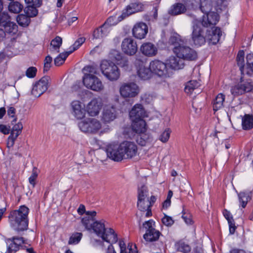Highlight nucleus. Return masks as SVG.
<instances>
[{
	"instance_id": "f257e3e1",
	"label": "nucleus",
	"mask_w": 253,
	"mask_h": 253,
	"mask_svg": "<svg viewBox=\"0 0 253 253\" xmlns=\"http://www.w3.org/2000/svg\"><path fill=\"white\" fill-rule=\"evenodd\" d=\"M29 212V209L25 206H21L18 210L12 211L8 215L10 227L18 232L27 230L28 228Z\"/></svg>"
},
{
	"instance_id": "f03ea898",
	"label": "nucleus",
	"mask_w": 253,
	"mask_h": 253,
	"mask_svg": "<svg viewBox=\"0 0 253 253\" xmlns=\"http://www.w3.org/2000/svg\"><path fill=\"white\" fill-rule=\"evenodd\" d=\"M92 230L104 241L108 243H115L118 240L117 235L114 231L111 228L106 229L103 222L95 221Z\"/></svg>"
},
{
	"instance_id": "7ed1b4c3",
	"label": "nucleus",
	"mask_w": 253,
	"mask_h": 253,
	"mask_svg": "<svg viewBox=\"0 0 253 253\" xmlns=\"http://www.w3.org/2000/svg\"><path fill=\"white\" fill-rule=\"evenodd\" d=\"M100 69L103 75L109 80H117L120 76L118 67L113 62L103 60L100 64Z\"/></svg>"
},
{
	"instance_id": "20e7f679",
	"label": "nucleus",
	"mask_w": 253,
	"mask_h": 253,
	"mask_svg": "<svg viewBox=\"0 0 253 253\" xmlns=\"http://www.w3.org/2000/svg\"><path fill=\"white\" fill-rule=\"evenodd\" d=\"M78 126L83 132L91 134L96 133L101 128V124L99 120L90 118L81 121Z\"/></svg>"
},
{
	"instance_id": "39448f33",
	"label": "nucleus",
	"mask_w": 253,
	"mask_h": 253,
	"mask_svg": "<svg viewBox=\"0 0 253 253\" xmlns=\"http://www.w3.org/2000/svg\"><path fill=\"white\" fill-rule=\"evenodd\" d=\"M150 69L152 73L164 79L169 77L172 74L167 64L159 60L151 61Z\"/></svg>"
},
{
	"instance_id": "423d86ee",
	"label": "nucleus",
	"mask_w": 253,
	"mask_h": 253,
	"mask_svg": "<svg viewBox=\"0 0 253 253\" xmlns=\"http://www.w3.org/2000/svg\"><path fill=\"white\" fill-rule=\"evenodd\" d=\"M155 221L150 219L143 223V227L146 229V232L143 235V238L146 242H152L157 241L161 232L155 228Z\"/></svg>"
},
{
	"instance_id": "0eeeda50",
	"label": "nucleus",
	"mask_w": 253,
	"mask_h": 253,
	"mask_svg": "<svg viewBox=\"0 0 253 253\" xmlns=\"http://www.w3.org/2000/svg\"><path fill=\"white\" fill-rule=\"evenodd\" d=\"M145 8V4L138 0L130 2L122 10L118 19L121 21L133 14L143 11Z\"/></svg>"
},
{
	"instance_id": "6e6552de",
	"label": "nucleus",
	"mask_w": 253,
	"mask_h": 253,
	"mask_svg": "<svg viewBox=\"0 0 253 253\" xmlns=\"http://www.w3.org/2000/svg\"><path fill=\"white\" fill-rule=\"evenodd\" d=\"M174 53L179 58L187 60H195L197 58V53L193 49L188 46L182 44L180 46L173 49Z\"/></svg>"
},
{
	"instance_id": "1a4fd4ad",
	"label": "nucleus",
	"mask_w": 253,
	"mask_h": 253,
	"mask_svg": "<svg viewBox=\"0 0 253 253\" xmlns=\"http://www.w3.org/2000/svg\"><path fill=\"white\" fill-rule=\"evenodd\" d=\"M120 93L123 98H133L139 93V88L133 82L124 83L120 88Z\"/></svg>"
},
{
	"instance_id": "9d476101",
	"label": "nucleus",
	"mask_w": 253,
	"mask_h": 253,
	"mask_svg": "<svg viewBox=\"0 0 253 253\" xmlns=\"http://www.w3.org/2000/svg\"><path fill=\"white\" fill-rule=\"evenodd\" d=\"M83 83L87 88L96 91H101L104 88L101 81L95 76L84 75Z\"/></svg>"
},
{
	"instance_id": "9b49d317",
	"label": "nucleus",
	"mask_w": 253,
	"mask_h": 253,
	"mask_svg": "<svg viewBox=\"0 0 253 253\" xmlns=\"http://www.w3.org/2000/svg\"><path fill=\"white\" fill-rule=\"evenodd\" d=\"M106 152L107 156L111 160L119 162L123 159L121 144L113 143L107 146Z\"/></svg>"
},
{
	"instance_id": "f8f14e48",
	"label": "nucleus",
	"mask_w": 253,
	"mask_h": 253,
	"mask_svg": "<svg viewBox=\"0 0 253 253\" xmlns=\"http://www.w3.org/2000/svg\"><path fill=\"white\" fill-rule=\"evenodd\" d=\"M5 242L6 244V253H16L22 244L25 243L23 237L14 236L9 238H6Z\"/></svg>"
},
{
	"instance_id": "ddd939ff",
	"label": "nucleus",
	"mask_w": 253,
	"mask_h": 253,
	"mask_svg": "<svg viewBox=\"0 0 253 253\" xmlns=\"http://www.w3.org/2000/svg\"><path fill=\"white\" fill-rule=\"evenodd\" d=\"M50 78L44 76L37 82L33 87L32 94L35 97H38L42 94L48 88Z\"/></svg>"
},
{
	"instance_id": "4468645a",
	"label": "nucleus",
	"mask_w": 253,
	"mask_h": 253,
	"mask_svg": "<svg viewBox=\"0 0 253 253\" xmlns=\"http://www.w3.org/2000/svg\"><path fill=\"white\" fill-rule=\"evenodd\" d=\"M123 159H130L135 156L137 153V146L133 142L124 141L121 143Z\"/></svg>"
},
{
	"instance_id": "2eb2a0df",
	"label": "nucleus",
	"mask_w": 253,
	"mask_h": 253,
	"mask_svg": "<svg viewBox=\"0 0 253 253\" xmlns=\"http://www.w3.org/2000/svg\"><path fill=\"white\" fill-rule=\"evenodd\" d=\"M191 38L194 44L197 46H201L206 42L204 32L197 21L193 22Z\"/></svg>"
},
{
	"instance_id": "dca6fc26",
	"label": "nucleus",
	"mask_w": 253,
	"mask_h": 253,
	"mask_svg": "<svg viewBox=\"0 0 253 253\" xmlns=\"http://www.w3.org/2000/svg\"><path fill=\"white\" fill-rule=\"evenodd\" d=\"M253 87L252 83L241 81L231 87L230 92L234 97H236L250 91Z\"/></svg>"
},
{
	"instance_id": "f3484780",
	"label": "nucleus",
	"mask_w": 253,
	"mask_h": 253,
	"mask_svg": "<svg viewBox=\"0 0 253 253\" xmlns=\"http://www.w3.org/2000/svg\"><path fill=\"white\" fill-rule=\"evenodd\" d=\"M122 50L126 54L132 56L137 51L136 42L131 38H126L122 42Z\"/></svg>"
},
{
	"instance_id": "a211bd4d",
	"label": "nucleus",
	"mask_w": 253,
	"mask_h": 253,
	"mask_svg": "<svg viewBox=\"0 0 253 253\" xmlns=\"http://www.w3.org/2000/svg\"><path fill=\"white\" fill-rule=\"evenodd\" d=\"M148 31L147 25L142 22L136 23L132 30L133 36L139 40L144 39L148 33Z\"/></svg>"
},
{
	"instance_id": "6ab92c4d",
	"label": "nucleus",
	"mask_w": 253,
	"mask_h": 253,
	"mask_svg": "<svg viewBox=\"0 0 253 253\" xmlns=\"http://www.w3.org/2000/svg\"><path fill=\"white\" fill-rule=\"evenodd\" d=\"M219 20V15L215 12H209L203 16L202 24L205 27H213Z\"/></svg>"
},
{
	"instance_id": "aec40b11",
	"label": "nucleus",
	"mask_w": 253,
	"mask_h": 253,
	"mask_svg": "<svg viewBox=\"0 0 253 253\" xmlns=\"http://www.w3.org/2000/svg\"><path fill=\"white\" fill-rule=\"evenodd\" d=\"M102 103L100 98H94L91 100L86 106V111L91 116L97 115L102 108Z\"/></svg>"
},
{
	"instance_id": "412c9836",
	"label": "nucleus",
	"mask_w": 253,
	"mask_h": 253,
	"mask_svg": "<svg viewBox=\"0 0 253 253\" xmlns=\"http://www.w3.org/2000/svg\"><path fill=\"white\" fill-rule=\"evenodd\" d=\"M72 114L77 119H82L85 117L86 110L84 106H82L81 102L78 100L73 101L71 103Z\"/></svg>"
},
{
	"instance_id": "4be33fe9",
	"label": "nucleus",
	"mask_w": 253,
	"mask_h": 253,
	"mask_svg": "<svg viewBox=\"0 0 253 253\" xmlns=\"http://www.w3.org/2000/svg\"><path fill=\"white\" fill-rule=\"evenodd\" d=\"M0 26L5 27H11L9 30V33H15L17 31V26L16 24L10 21V16L7 13H0Z\"/></svg>"
},
{
	"instance_id": "5701e85b",
	"label": "nucleus",
	"mask_w": 253,
	"mask_h": 253,
	"mask_svg": "<svg viewBox=\"0 0 253 253\" xmlns=\"http://www.w3.org/2000/svg\"><path fill=\"white\" fill-rule=\"evenodd\" d=\"M140 50L143 55L148 57L154 56L158 52L157 47L150 42L143 43L140 46Z\"/></svg>"
},
{
	"instance_id": "b1692460",
	"label": "nucleus",
	"mask_w": 253,
	"mask_h": 253,
	"mask_svg": "<svg viewBox=\"0 0 253 253\" xmlns=\"http://www.w3.org/2000/svg\"><path fill=\"white\" fill-rule=\"evenodd\" d=\"M145 116V111L142 105L140 104L135 105L129 112V116L132 121L143 119Z\"/></svg>"
},
{
	"instance_id": "393cba45",
	"label": "nucleus",
	"mask_w": 253,
	"mask_h": 253,
	"mask_svg": "<svg viewBox=\"0 0 253 253\" xmlns=\"http://www.w3.org/2000/svg\"><path fill=\"white\" fill-rule=\"evenodd\" d=\"M222 35L221 29L218 27H213L207 33V38L213 44L217 43Z\"/></svg>"
},
{
	"instance_id": "a878e982",
	"label": "nucleus",
	"mask_w": 253,
	"mask_h": 253,
	"mask_svg": "<svg viewBox=\"0 0 253 253\" xmlns=\"http://www.w3.org/2000/svg\"><path fill=\"white\" fill-rule=\"evenodd\" d=\"M85 213L87 216L82 218V224L87 230H92L93 224L95 222L94 217L96 215V212L94 211H87Z\"/></svg>"
},
{
	"instance_id": "bb28decb",
	"label": "nucleus",
	"mask_w": 253,
	"mask_h": 253,
	"mask_svg": "<svg viewBox=\"0 0 253 253\" xmlns=\"http://www.w3.org/2000/svg\"><path fill=\"white\" fill-rule=\"evenodd\" d=\"M116 117V110L114 106H106L102 113V120L105 122L113 121Z\"/></svg>"
},
{
	"instance_id": "cd10ccee",
	"label": "nucleus",
	"mask_w": 253,
	"mask_h": 253,
	"mask_svg": "<svg viewBox=\"0 0 253 253\" xmlns=\"http://www.w3.org/2000/svg\"><path fill=\"white\" fill-rule=\"evenodd\" d=\"M167 64L173 70H179L184 66V60L181 58L171 56L167 60Z\"/></svg>"
},
{
	"instance_id": "c85d7f7f",
	"label": "nucleus",
	"mask_w": 253,
	"mask_h": 253,
	"mask_svg": "<svg viewBox=\"0 0 253 253\" xmlns=\"http://www.w3.org/2000/svg\"><path fill=\"white\" fill-rule=\"evenodd\" d=\"M132 121L131 127L134 132L138 134L146 132L147 130L146 124L143 119H138Z\"/></svg>"
},
{
	"instance_id": "c756f323",
	"label": "nucleus",
	"mask_w": 253,
	"mask_h": 253,
	"mask_svg": "<svg viewBox=\"0 0 253 253\" xmlns=\"http://www.w3.org/2000/svg\"><path fill=\"white\" fill-rule=\"evenodd\" d=\"M137 207L141 211H146L145 217H149L152 216L151 205L149 203V199L147 200H138Z\"/></svg>"
},
{
	"instance_id": "7c9ffc66",
	"label": "nucleus",
	"mask_w": 253,
	"mask_h": 253,
	"mask_svg": "<svg viewBox=\"0 0 253 253\" xmlns=\"http://www.w3.org/2000/svg\"><path fill=\"white\" fill-rule=\"evenodd\" d=\"M62 43V39L59 36H56L53 39L50 44L49 50L51 54H56L59 52L60 47Z\"/></svg>"
},
{
	"instance_id": "2f4dec72",
	"label": "nucleus",
	"mask_w": 253,
	"mask_h": 253,
	"mask_svg": "<svg viewBox=\"0 0 253 253\" xmlns=\"http://www.w3.org/2000/svg\"><path fill=\"white\" fill-rule=\"evenodd\" d=\"M186 11V6L183 4L176 3L170 7L169 13L171 15H177L184 13Z\"/></svg>"
},
{
	"instance_id": "473e14b6",
	"label": "nucleus",
	"mask_w": 253,
	"mask_h": 253,
	"mask_svg": "<svg viewBox=\"0 0 253 253\" xmlns=\"http://www.w3.org/2000/svg\"><path fill=\"white\" fill-rule=\"evenodd\" d=\"M223 214L224 217L228 221L229 227V232L230 234H234L236 229V227L235 226V222L232 214H231L229 211H227L226 209H224L223 210Z\"/></svg>"
},
{
	"instance_id": "72a5a7b5",
	"label": "nucleus",
	"mask_w": 253,
	"mask_h": 253,
	"mask_svg": "<svg viewBox=\"0 0 253 253\" xmlns=\"http://www.w3.org/2000/svg\"><path fill=\"white\" fill-rule=\"evenodd\" d=\"M136 70L137 74L141 79L147 80L151 78L152 73L150 69V67L147 68L145 65Z\"/></svg>"
},
{
	"instance_id": "f704fd0d",
	"label": "nucleus",
	"mask_w": 253,
	"mask_h": 253,
	"mask_svg": "<svg viewBox=\"0 0 253 253\" xmlns=\"http://www.w3.org/2000/svg\"><path fill=\"white\" fill-rule=\"evenodd\" d=\"M242 128L244 130H249L253 127V116L246 114L242 118Z\"/></svg>"
},
{
	"instance_id": "c9c22d12",
	"label": "nucleus",
	"mask_w": 253,
	"mask_h": 253,
	"mask_svg": "<svg viewBox=\"0 0 253 253\" xmlns=\"http://www.w3.org/2000/svg\"><path fill=\"white\" fill-rule=\"evenodd\" d=\"M244 52L243 50H240L237 54L236 61L237 65L240 68V70L242 75L245 74H249L248 71H245V61H244Z\"/></svg>"
},
{
	"instance_id": "e433bc0d",
	"label": "nucleus",
	"mask_w": 253,
	"mask_h": 253,
	"mask_svg": "<svg viewBox=\"0 0 253 253\" xmlns=\"http://www.w3.org/2000/svg\"><path fill=\"white\" fill-rule=\"evenodd\" d=\"M225 101V95L222 93H219L215 97L213 102V109L216 111L223 106V103Z\"/></svg>"
},
{
	"instance_id": "4c0bfd02",
	"label": "nucleus",
	"mask_w": 253,
	"mask_h": 253,
	"mask_svg": "<svg viewBox=\"0 0 253 253\" xmlns=\"http://www.w3.org/2000/svg\"><path fill=\"white\" fill-rule=\"evenodd\" d=\"M158 6L154 7L150 13L143 15V19L148 23L155 22L158 19Z\"/></svg>"
},
{
	"instance_id": "58836bf2",
	"label": "nucleus",
	"mask_w": 253,
	"mask_h": 253,
	"mask_svg": "<svg viewBox=\"0 0 253 253\" xmlns=\"http://www.w3.org/2000/svg\"><path fill=\"white\" fill-rule=\"evenodd\" d=\"M212 7L211 0H200V8L204 13L211 12V11Z\"/></svg>"
},
{
	"instance_id": "ea45409f",
	"label": "nucleus",
	"mask_w": 253,
	"mask_h": 253,
	"mask_svg": "<svg viewBox=\"0 0 253 253\" xmlns=\"http://www.w3.org/2000/svg\"><path fill=\"white\" fill-rule=\"evenodd\" d=\"M105 24L101 27L96 29L93 33V37L95 39H100L107 34V30L104 27Z\"/></svg>"
},
{
	"instance_id": "a19ab883",
	"label": "nucleus",
	"mask_w": 253,
	"mask_h": 253,
	"mask_svg": "<svg viewBox=\"0 0 253 253\" xmlns=\"http://www.w3.org/2000/svg\"><path fill=\"white\" fill-rule=\"evenodd\" d=\"M238 198L242 208H244L247 203L251 199V193L240 192L238 194Z\"/></svg>"
},
{
	"instance_id": "79ce46f5",
	"label": "nucleus",
	"mask_w": 253,
	"mask_h": 253,
	"mask_svg": "<svg viewBox=\"0 0 253 253\" xmlns=\"http://www.w3.org/2000/svg\"><path fill=\"white\" fill-rule=\"evenodd\" d=\"M200 85V84L197 81H190L186 84L184 89L185 91L187 93L190 94Z\"/></svg>"
},
{
	"instance_id": "37998d69",
	"label": "nucleus",
	"mask_w": 253,
	"mask_h": 253,
	"mask_svg": "<svg viewBox=\"0 0 253 253\" xmlns=\"http://www.w3.org/2000/svg\"><path fill=\"white\" fill-rule=\"evenodd\" d=\"M133 63L136 69L146 65V60L141 55H136L133 59Z\"/></svg>"
},
{
	"instance_id": "c03bdc74",
	"label": "nucleus",
	"mask_w": 253,
	"mask_h": 253,
	"mask_svg": "<svg viewBox=\"0 0 253 253\" xmlns=\"http://www.w3.org/2000/svg\"><path fill=\"white\" fill-rule=\"evenodd\" d=\"M72 53V51H67L61 53L54 59V64L59 66L62 65L66 60V58Z\"/></svg>"
},
{
	"instance_id": "a18cd8bd",
	"label": "nucleus",
	"mask_w": 253,
	"mask_h": 253,
	"mask_svg": "<svg viewBox=\"0 0 253 253\" xmlns=\"http://www.w3.org/2000/svg\"><path fill=\"white\" fill-rule=\"evenodd\" d=\"M148 190L147 187L143 185L138 188V200H147L148 199Z\"/></svg>"
},
{
	"instance_id": "49530a36",
	"label": "nucleus",
	"mask_w": 253,
	"mask_h": 253,
	"mask_svg": "<svg viewBox=\"0 0 253 253\" xmlns=\"http://www.w3.org/2000/svg\"><path fill=\"white\" fill-rule=\"evenodd\" d=\"M8 9L13 13H18L23 9V5L18 1H14L9 3Z\"/></svg>"
},
{
	"instance_id": "de8ad7c7",
	"label": "nucleus",
	"mask_w": 253,
	"mask_h": 253,
	"mask_svg": "<svg viewBox=\"0 0 253 253\" xmlns=\"http://www.w3.org/2000/svg\"><path fill=\"white\" fill-rule=\"evenodd\" d=\"M39 7L40 6L33 5L32 4H28L27 7L24 9V11L28 16L30 17H34L37 15L38 10L37 8Z\"/></svg>"
},
{
	"instance_id": "09e8293b",
	"label": "nucleus",
	"mask_w": 253,
	"mask_h": 253,
	"mask_svg": "<svg viewBox=\"0 0 253 253\" xmlns=\"http://www.w3.org/2000/svg\"><path fill=\"white\" fill-rule=\"evenodd\" d=\"M169 43L173 46V49L176 47L180 46L183 44V42L179 38L178 35L171 36L169 40Z\"/></svg>"
},
{
	"instance_id": "8fccbe9b",
	"label": "nucleus",
	"mask_w": 253,
	"mask_h": 253,
	"mask_svg": "<svg viewBox=\"0 0 253 253\" xmlns=\"http://www.w3.org/2000/svg\"><path fill=\"white\" fill-rule=\"evenodd\" d=\"M30 17L25 15H19L17 17V21L18 23L23 27L27 26L30 22Z\"/></svg>"
},
{
	"instance_id": "3c124183",
	"label": "nucleus",
	"mask_w": 253,
	"mask_h": 253,
	"mask_svg": "<svg viewBox=\"0 0 253 253\" xmlns=\"http://www.w3.org/2000/svg\"><path fill=\"white\" fill-rule=\"evenodd\" d=\"M83 234L81 233L76 232L73 233L69 238L68 244L69 245L77 244L81 240Z\"/></svg>"
},
{
	"instance_id": "603ef678",
	"label": "nucleus",
	"mask_w": 253,
	"mask_h": 253,
	"mask_svg": "<svg viewBox=\"0 0 253 253\" xmlns=\"http://www.w3.org/2000/svg\"><path fill=\"white\" fill-rule=\"evenodd\" d=\"M83 70L84 72V75L94 76L95 74L97 73L96 68L93 66H86L84 68Z\"/></svg>"
},
{
	"instance_id": "864d4df0",
	"label": "nucleus",
	"mask_w": 253,
	"mask_h": 253,
	"mask_svg": "<svg viewBox=\"0 0 253 253\" xmlns=\"http://www.w3.org/2000/svg\"><path fill=\"white\" fill-rule=\"evenodd\" d=\"M140 135V140L138 139L137 141L139 144L142 146L145 145L146 142L148 141L150 139V135L149 134L146 133L144 132V133L139 134Z\"/></svg>"
},
{
	"instance_id": "5fc2aeb1",
	"label": "nucleus",
	"mask_w": 253,
	"mask_h": 253,
	"mask_svg": "<svg viewBox=\"0 0 253 253\" xmlns=\"http://www.w3.org/2000/svg\"><path fill=\"white\" fill-rule=\"evenodd\" d=\"M85 39L84 37L79 38L70 47L71 50L69 51H72V53L75 50H77L84 42Z\"/></svg>"
},
{
	"instance_id": "6e6d98bb",
	"label": "nucleus",
	"mask_w": 253,
	"mask_h": 253,
	"mask_svg": "<svg viewBox=\"0 0 253 253\" xmlns=\"http://www.w3.org/2000/svg\"><path fill=\"white\" fill-rule=\"evenodd\" d=\"M23 128V125L21 123L19 122L15 124L12 127L11 133L13 134H17V136L21 133Z\"/></svg>"
},
{
	"instance_id": "4d7b16f0",
	"label": "nucleus",
	"mask_w": 253,
	"mask_h": 253,
	"mask_svg": "<svg viewBox=\"0 0 253 253\" xmlns=\"http://www.w3.org/2000/svg\"><path fill=\"white\" fill-rule=\"evenodd\" d=\"M52 61V57L48 55L47 56L44 61V67H43V72H47L49 71L51 67V64Z\"/></svg>"
},
{
	"instance_id": "13d9d810",
	"label": "nucleus",
	"mask_w": 253,
	"mask_h": 253,
	"mask_svg": "<svg viewBox=\"0 0 253 253\" xmlns=\"http://www.w3.org/2000/svg\"><path fill=\"white\" fill-rule=\"evenodd\" d=\"M37 72V69L35 67H30L26 71V75L29 78H34Z\"/></svg>"
},
{
	"instance_id": "bf43d9fd",
	"label": "nucleus",
	"mask_w": 253,
	"mask_h": 253,
	"mask_svg": "<svg viewBox=\"0 0 253 253\" xmlns=\"http://www.w3.org/2000/svg\"><path fill=\"white\" fill-rule=\"evenodd\" d=\"M170 131L169 129L165 130L160 136V140L165 143L168 141L169 138Z\"/></svg>"
},
{
	"instance_id": "052dcab7",
	"label": "nucleus",
	"mask_w": 253,
	"mask_h": 253,
	"mask_svg": "<svg viewBox=\"0 0 253 253\" xmlns=\"http://www.w3.org/2000/svg\"><path fill=\"white\" fill-rule=\"evenodd\" d=\"M162 221L164 225L167 226H171L174 223L172 218L166 215H165L164 217L162 219Z\"/></svg>"
},
{
	"instance_id": "680f3d73",
	"label": "nucleus",
	"mask_w": 253,
	"mask_h": 253,
	"mask_svg": "<svg viewBox=\"0 0 253 253\" xmlns=\"http://www.w3.org/2000/svg\"><path fill=\"white\" fill-rule=\"evenodd\" d=\"M17 137V134H13L10 133V135L8 138L7 142V145L8 148L12 147L13 146L15 140Z\"/></svg>"
},
{
	"instance_id": "e2e57ef3",
	"label": "nucleus",
	"mask_w": 253,
	"mask_h": 253,
	"mask_svg": "<svg viewBox=\"0 0 253 253\" xmlns=\"http://www.w3.org/2000/svg\"><path fill=\"white\" fill-rule=\"evenodd\" d=\"M38 173L37 172V169L36 168H34L33 169L32 173L29 178L30 183L32 184L33 187H34L35 185V180L36 179Z\"/></svg>"
},
{
	"instance_id": "0e129e2a",
	"label": "nucleus",
	"mask_w": 253,
	"mask_h": 253,
	"mask_svg": "<svg viewBox=\"0 0 253 253\" xmlns=\"http://www.w3.org/2000/svg\"><path fill=\"white\" fill-rule=\"evenodd\" d=\"M247 68H250L253 72V54H249L246 57Z\"/></svg>"
},
{
	"instance_id": "69168bd1",
	"label": "nucleus",
	"mask_w": 253,
	"mask_h": 253,
	"mask_svg": "<svg viewBox=\"0 0 253 253\" xmlns=\"http://www.w3.org/2000/svg\"><path fill=\"white\" fill-rule=\"evenodd\" d=\"M119 64L125 70H127L129 68V61L126 58H122Z\"/></svg>"
},
{
	"instance_id": "338daca9",
	"label": "nucleus",
	"mask_w": 253,
	"mask_h": 253,
	"mask_svg": "<svg viewBox=\"0 0 253 253\" xmlns=\"http://www.w3.org/2000/svg\"><path fill=\"white\" fill-rule=\"evenodd\" d=\"M27 4H32L36 6H41L42 3V0H25Z\"/></svg>"
},
{
	"instance_id": "774afa93",
	"label": "nucleus",
	"mask_w": 253,
	"mask_h": 253,
	"mask_svg": "<svg viewBox=\"0 0 253 253\" xmlns=\"http://www.w3.org/2000/svg\"><path fill=\"white\" fill-rule=\"evenodd\" d=\"M182 217L187 224H191L192 223L191 215L190 214L183 213Z\"/></svg>"
}]
</instances>
